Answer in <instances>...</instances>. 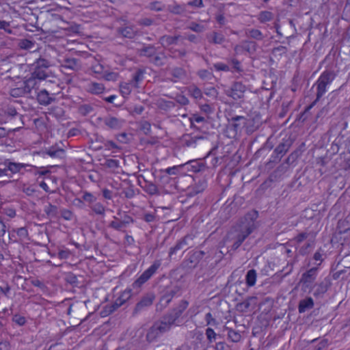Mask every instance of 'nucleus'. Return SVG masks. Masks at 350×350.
<instances>
[{
  "label": "nucleus",
  "mask_w": 350,
  "mask_h": 350,
  "mask_svg": "<svg viewBox=\"0 0 350 350\" xmlns=\"http://www.w3.org/2000/svg\"><path fill=\"white\" fill-rule=\"evenodd\" d=\"M188 305V301L182 300L177 307L155 321L147 332L146 340L148 342L156 341L162 334L169 332L173 326H178L180 323V317Z\"/></svg>",
  "instance_id": "1"
},
{
  "label": "nucleus",
  "mask_w": 350,
  "mask_h": 350,
  "mask_svg": "<svg viewBox=\"0 0 350 350\" xmlns=\"http://www.w3.org/2000/svg\"><path fill=\"white\" fill-rule=\"evenodd\" d=\"M258 217L257 211H252L247 213L244 219L245 222H243L239 232L236 237V240L232 245V250H237L245 239L253 232L255 228L254 219Z\"/></svg>",
  "instance_id": "2"
},
{
  "label": "nucleus",
  "mask_w": 350,
  "mask_h": 350,
  "mask_svg": "<svg viewBox=\"0 0 350 350\" xmlns=\"http://www.w3.org/2000/svg\"><path fill=\"white\" fill-rule=\"evenodd\" d=\"M336 77V72L332 70L327 69L324 70L315 83L317 86L316 99L310 105H309L306 111L310 110L314 106L317 102L327 92V86L330 85Z\"/></svg>",
  "instance_id": "3"
},
{
  "label": "nucleus",
  "mask_w": 350,
  "mask_h": 350,
  "mask_svg": "<svg viewBox=\"0 0 350 350\" xmlns=\"http://www.w3.org/2000/svg\"><path fill=\"white\" fill-rule=\"evenodd\" d=\"M132 297L131 289H126L121 293L120 296L111 304H106L103 307L100 314L103 317H107L116 310H117L120 306H123L126 303L128 300Z\"/></svg>",
  "instance_id": "4"
},
{
  "label": "nucleus",
  "mask_w": 350,
  "mask_h": 350,
  "mask_svg": "<svg viewBox=\"0 0 350 350\" xmlns=\"http://www.w3.org/2000/svg\"><path fill=\"white\" fill-rule=\"evenodd\" d=\"M254 122V119H247L244 116H234L229 120V126L237 133L245 129L247 133H252L256 130V126H249L248 124Z\"/></svg>",
  "instance_id": "5"
},
{
  "label": "nucleus",
  "mask_w": 350,
  "mask_h": 350,
  "mask_svg": "<svg viewBox=\"0 0 350 350\" xmlns=\"http://www.w3.org/2000/svg\"><path fill=\"white\" fill-rule=\"evenodd\" d=\"M161 262L160 260H156L153 262L151 266L145 270L140 276L133 283L132 287L133 289H139L141 286L150 280L154 275L157 270L160 268Z\"/></svg>",
  "instance_id": "6"
},
{
  "label": "nucleus",
  "mask_w": 350,
  "mask_h": 350,
  "mask_svg": "<svg viewBox=\"0 0 350 350\" xmlns=\"http://www.w3.org/2000/svg\"><path fill=\"white\" fill-rule=\"evenodd\" d=\"M154 299L155 295L152 292H149L144 295L139 301L136 304L133 310V316H136L139 313L146 310L152 305Z\"/></svg>",
  "instance_id": "7"
},
{
  "label": "nucleus",
  "mask_w": 350,
  "mask_h": 350,
  "mask_svg": "<svg viewBox=\"0 0 350 350\" xmlns=\"http://www.w3.org/2000/svg\"><path fill=\"white\" fill-rule=\"evenodd\" d=\"M89 63L91 64L90 68L96 75V77L100 78L105 73L107 67L103 62L100 55L95 56L89 53Z\"/></svg>",
  "instance_id": "8"
},
{
  "label": "nucleus",
  "mask_w": 350,
  "mask_h": 350,
  "mask_svg": "<svg viewBox=\"0 0 350 350\" xmlns=\"http://www.w3.org/2000/svg\"><path fill=\"white\" fill-rule=\"evenodd\" d=\"M318 273V267H312L304 273L300 278L299 283L304 289L311 290Z\"/></svg>",
  "instance_id": "9"
},
{
  "label": "nucleus",
  "mask_w": 350,
  "mask_h": 350,
  "mask_svg": "<svg viewBox=\"0 0 350 350\" xmlns=\"http://www.w3.org/2000/svg\"><path fill=\"white\" fill-rule=\"evenodd\" d=\"M292 140L291 139H283L282 141L274 149L271 158L273 161H280L282 157L287 152L292 146Z\"/></svg>",
  "instance_id": "10"
},
{
  "label": "nucleus",
  "mask_w": 350,
  "mask_h": 350,
  "mask_svg": "<svg viewBox=\"0 0 350 350\" xmlns=\"http://www.w3.org/2000/svg\"><path fill=\"white\" fill-rule=\"evenodd\" d=\"M193 235L187 234L182 239H179L174 246L170 248L169 258H172L173 255L176 254L178 251L184 249L186 247L192 245L193 241Z\"/></svg>",
  "instance_id": "11"
},
{
  "label": "nucleus",
  "mask_w": 350,
  "mask_h": 350,
  "mask_svg": "<svg viewBox=\"0 0 350 350\" xmlns=\"http://www.w3.org/2000/svg\"><path fill=\"white\" fill-rule=\"evenodd\" d=\"M204 254L203 251H191L189 253L188 258L185 260L183 264L187 268H195Z\"/></svg>",
  "instance_id": "12"
},
{
  "label": "nucleus",
  "mask_w": 350,
  "mask_h": 350,
  "mask_svg": "<svg viewBox=\"0 0 350 350\" xmlns=\"http://www.w3.org/2000/svg\"><path fill=\"white\" fill-rule=\"evenodd\" d=\"M246 90V87L241 82H234L230 90H228L227 95L234 100L242 98Z\"/></svg>",
  "instance_id": "13"
},
{
  "label": "nucleus",
  "mask_w": 350,
  "mask_h": 350,
  "mask_svg": "<svg viewBox=\"0 0 350 350\" xmlns=\"http://www.w3.org/2000/svg\"><path fill=\"white\" fill-rule=\"evenodd\" d=\"M107 301V294L103 288H98L92 295V302L94 305V310H96L100 304Z\"/></svg>",
  "instance_id": "14"
},
{
  "label": "nucleus",
  "mask_w": 350,
  "mask_h": 350,
  "mask_svg": "<svg viewBox=\"0 0 350 350\" xmlns=\"http://www.w3.org/2000/svg\"><path fill=\"white\" fill-rule=\"evenodd\" d=\"M146 70L144 68H137L131 75V79L129 81L133 84L134 88L138 89L141 86V83L144 79Z\"/></svg>",
  "instance_id": "15"
},
{
  "label": "nucleus",
  "mask_w": 350,
  "mask_h": 350,
  "mask_svg": "<svg viewBox=\"0 0 350 350\" xmlns=\"http://www.w3.org/2000/svg\"><path fill=\"white\" fill-rule=\"evenodd\" d=\"M330 284L329 280L327 279L316 284L314 286L313 295L317 298L323 297V295L327 291Z\"/></svg>",
  "instance_id": "16"
},
{
  "label": "nucleus",
  "mask_w": 350,
  "mask_h": 350,
  "mask_svg": "<svg viewBox=\"0 0 350 350\" xmlns=\"http://www.w3.org/2000/svg\"><path fill=\"white\" fill-rule=\"evenodd\" d=\"M185 165H187V169L189 171L195 173L204 172L208 168L202 160L190 161Z\"/></svg>",
  "instance_id": "17"
},
{
  "label": "nucleus",
  "mask_w": 350,
  "mask_h": 350,
  "mask_svg": "<svg viewBox=\"0 0 350 350\" xmlns=\"http://www.w3.org/2000/svg\"><path fill=\"white\" fill-rule=\"evenodd\" d=\"M104 123L110 129L119 130L123 126L124 121L116 117L109 116L105 119Z\"/></svg>",
  "instance_id": "18"
},
{
  "label": "nucleus",
  "mask_w": 350,
  "mask_h": 350,
  "mask_svg": "<svg viewBox=\"0 0 350 350\" xmlns=\"http://www.w3.org/2000/svg\"><path fill=\"white\" fill-rule=\"evenodd\" d=\"M157 49L152 44H144L139 49V55L142 57H146L148 59V62L155 55Z\"/></svg>",
  "instance_id": "19"
},
{
  "label": "nucleus",
  "mask_w": 350,
  "mask_h": 350,
  "mask_svg": "<svg viewBox=\"0 0 350 350\" xmlns=\"http://www.w3.org/2000/svg\"><path fill=\"white\" fill-rule=\"evenodd\" d=\"M38 102L42 105H49L54 100V98L49 95V93L44 89L37 92Z\"/></svg>",
  "instance_id": "20"
},
{
  "label": "nucleus",
  "mask_w": 350,
  "mask_h": 350,
  "mask_svg": "<svg viewBox=\"0 0 350 350\" xmlns=\"http://www.w3.org/2000/svg\"><path fill=\"white\" fill-rule=\"evenodd\" d=\"M167 55L163 51H157L149 62L156 66H163L167 60Z\"/></svg>",
  "instance_id": "21"
},
{
  "label": "nucleus",
  "mask_w": 350,
  "mask_h": 350,
  "mask_svg": "<svg viewBox=\"0 0 350 350\" xmlns=\"http://www.w3.org/2000/svg\"><path fill=\"white\" fill-rule=\"evenodd\" d=\"M3 165L8 167V171H10L12 173L20 172L23 169H26L27 167H31V165L29 164L14 163L8 161H5L3 163Z\"/></svg>",
  "instance_id": "22"
},
{
  "label": "nucleus",
  "mask_w": 350,
  "mask_h": 350,
  "mask_svg": "<svg viewBox=\"0 0 350 350\" xmlns=\"http://www.w3.org/2000/svg\"><path fill=\"white\" fill-rule=\"evenodd\" d=\"M172 77L170 80L173 83H176L186 77V71L180 67L173 68L170 72Z\"/></svg>",
  "instance_id": "23"
},
{
  "label": "nucleus",
  "mask_w": 350,
  "mask_h": 350,
  "mask_svg": "<svg viewBox=\"0 0 350 350\" xmlns=\"http://www.w3.org/2000/svg\"><path fill=\"white\" fill-rule=\"evenodd\" d=\"M311 236H314L313 233L308 232H301L291 240L295 247L297 248L299 245L304 241H307L311 239Z\"/></svg>",
  "instance_id": "24"
},
{
  "label": "nucleus",
  "mask_w": 350,
  "mask_h": 350,
  "mask_svg": "<svg viewBox=\"0 0 350 350\" xmlns=\"http://www.w3.org/2000/svg\"><path fill=\"white\" fill-rule=\"evenodd\" d=\"M24 89H25V92L27 94H30L32 90H35L36 92H37L38 88V80L35 79L33 77H31L22 83Z\"/></svg>",
  "instance_id": "25"
},
{
  "label": "nucleus",
  "mask_w": 350,
  "mask_h": 350,
  "mask_svg": "<svg viewBox=\"0 0 350 350\" xmlns=\"http://www.w3.org/2000/svg\"><path fill=\"white\" fill-rule=\"evenodd\" d=\"M314 307V301L312 297H308L299 301L298 310L299 313H304L306 311L312 309Z\"/></svg>",
  "instance_id": "26"
},
{
  "label": "nucleus",
  "mask_w": 350,
  "mask_h": 350,
  "mask_svg": "<svg viewBox=\"0 0 350 350\" xmlns=\"http://www.w3.org/2000/svg\"><path fill=\"white\" fill-rule=\"evenodd\" d=\"M186 4H178L174 1L172 4L168 5L167 10L174 14L180 15L186 11Z\"/></svg>",
  "instance_id": "27"
},
{
  "label": "nucleus",
  "mask_w": 350,
  "mask_h": 350,
  "mask_svg": "<svg viewBox=\"0 0 350 350\" xmlns=\"http://www.w3.org/2000/svg\"><path fill=\"white\" fill-rule=\"evenodd\" d=\"M204 139V136L201 135H186L183 137V142L186 146L191 147L195 146L198 140H202Z\"/></svg>",
  "instance_id": "28"
},
{
  "label": "nucleus",
  "mask_w": 350,
  "mask_h": 350,
  "mask_svg": "<svg viewBox=\"0 0 350 350\" xmlns=\"http://www.w3.org/2000/svg\"><path fill=\"white\" fill-rule=\"evenodd\" d=\"M50 73L51 72L49 71V70L36 66L34 71L31 74V76L36 79L38 81H42L49 77Z\"/></svg>",
  "instance_id": "29"
},
{
  "label": "nucleus",
  "mask_w": 350,
  "mask_h": 350,
  "mask_svg": "<svg viewBox=\"0 0 350 350\" xmlns=\"http://www.w3.org/2000/svg\"><path fill=\"white\" fill-rule=\"evenodd\" d=\"M46 153L52 158H59L62 159L65 156V151L63 148L51 146L46 150Z\"/></svg>",
  "instance_id": "30"
},
{
  "label": "nucleus",
  "mask_w": 350,
  "mask_h": 350,
  "mask_svg": "<svg viewBox=\"0 0 350 350\" xmlns=\"http://www.w3.org/2000/svg\"><path fill=\"white\" fill-rule=\"evenodd\" d=\"M207 187V183L204 179L200 180L193 187L189 189V194L191 196L197 195Z\"/></svg>",
  "instance_id": "31"
},
{
  "label": "nucleus",
  "mask_w": 350,
  "mask_h": 350,
  "mask_svg": "<svg viewBox=\"0 0 350 350\" xmlns=\"http://www.w3.org/2000/svg\"><path fill=\"white\" fill-rule=\"evenodd\" d=\"M314 245V236H311V239H308L305 244L299 248V254L301 256H304L308 254L311 249L313 248Z\"/></svg>",
  "instance_id": "32"
},
{
  "label": "nucleus",
  "mask_w": 350,
  "mask_h": 350,
  "mask_svg": "<svg viewBox=\"0 0 350 350\" xmlns=\"http://www.w3.org/2000/svg\"><path fill=\"white\" fill-rule=\"evenodd\" d=\"M256 17L260 23H266L273 20L274 14L270 11L264 10L260 11Z\"/></svg>",
  "instance_id": "33"
},
{
  "label": "nucleus",
  "mask_w": 350,
  "mask_h": 350,
  "mask_svg": "<svg viewBox=\"0 0 350 350\" xmlns=\"http://www.w3.org/2000/svg\"><path fill=\"white\" fill-rule=\"evenodd\" d=\"M179 36H172L168 35H165L161 36L159 38V42L163 46H168L170 45L177 44L178 40L179 38Z\"/></svg>",
  "instance_id": "34"
},
{
  "label": "nucleus",
  "mask_w": 350,
  "mask_h": 350,
  "mask_svg": "<svg viewBox=\"0 0 350 350\" xmlns=\"http://www.w3.org/2000/svg\"><path fill=\"white\" fill-rule=\"evenodd\" d=\"M120 92L123 97H127L131 93L132 90L136 89L130 82H122L119 85Z\"/></svg>",
  "instance_id": "35"
},
{
  "label": "nucleus",
  "mask_w": 350,
  "mask_h": 350,
  "mask_svg": "<svg viewBox=\"0 0 350 350\" xmlns=\"http://www.w3.org/2000/svg\"><path fill=\"white\" fill-rule=\"evenodd\" d=\"M179 291L178 288L174 287L172 288L168 289L165 291L164 295L162 296L161 301H165L166 304H168L172 299L175 296V295Z\"/></svg>",
  "instance_id": "36"
},
{
  "label": "nucleus",
  "mask_w": 350,
  "mask_h": 350,
  "mask_svg": "<svg viewBox=\"0 0 350 350\" xmlns=\"http://www.w3.org/2000/svg\"><path fill=\"white\" fill-rule=\"evenodd\" d=\"M245 34L247 37L256 40H262L264 38L262 33L257 29H247L245 31Z\"/></svg>",
  "instance_id": "37"
},
{
  "label": "nucleus",
  "mask_w": 350,
  "mask_h": 350,
  "mask_svg": "<svg viewBox=\"0 0 350 350\" xmlns=\"http://www.w3.org/2000/svg\"><path fill=\"white\" fill-rule=\"evenodd\" d=\"M118 32L123 37L127 38H133L136 34L135 30L132 27H121L118 29Z\"/></svg>",
  "instance_id": "38"
},
{
  "label": "nucleus",
  "mask_w": 350,
  "mask_h": 350,
  "mask_svg": "<svg viewBox=\"0 0 350 350\" xmlns=\"http://www.w3.org/2000/svg\"><path fill=\"white\" fill-rule=\"evenodd\" d=\"M144 190L149 195H159V191L157 186L152 182L146 181L145 185L142 187Z\"/></svg>",
  "instance_id": "39"
},
{
  "label": "nucleus",
  "mask_w": 350,
  "mask_h": 350,
  "mask_svg": "<svg viewBox=\"0 0 350 350\" xmlns=\"http://www.w3.org/2000/svg\"><path fill=\"white\" fill-rule=\"evenodd\" d=\"M256 271L254 269H250L247 272L245 276L246 284L248 286H253L256 281Z\"/></svg>",
  "instance_id": "40"
},
{
  "label": "nucleus",
  "mask_w": 350,
  "mask_h": 350,
  "mask_svg": "<svg viewBox=\"0 0 350 350\" xmlns=\"http://www.w3.org/2000/svg\"><path fill=\"white\" fill-rule=\"evenodd\" d=\"M44 212L49 217H55L57 215V207L51 203H48L44 208Z\"/></svg>",
  "instance_id": "41"
},
{
  "label": "nucleus",
  "mask_w": 350,
  "mask_h": 350,
  "mask_svg": "<svg viewBox=\"0 0 350 350\" xmlns=\"http://www.w3.org/2000/svg\"><path fill=\"white\" fill-rule=\"evenodd\" d=\"M105 87L103 83L92 82L91 86L89 88V92L94 94L103 93Z\"/></svg>",
  "instance_id": "42"
},
{
  "label": "nucleus",
  "mask_w": 350,
  "mask_h": 350,
  "mask_svg": "<svg viewBox=\"0 0 350 350\" xmlns=\"http://www.w3.org/2000/svg\"><path fill=\"white\" fill-rule=\"evenodd\" d=\"M224 40L225 38L222 33L214 31L211 36L209 42L215 44H221Z\"/></svg>",
  "instance_id": "43"
},
{
  "label": "nucleus",
  "mask_w": 350,
  "mask_h": 350,
  "mask_svg": "<svg viewBox=\"0 0 350 350\" xmlns=\"http://www.w3.org/2000/svg\"><path fill=\"white\" fill-rule=\"evenodd\" d=\"M35 42L28 39L20 40L18 46L21 49L29 50L33 48Z\"/></svg>",
  "instance_id": "44"
},
{
  "label": "nucleus",
  "mask_w": 350,
  "mask_h": 350,
  "mask_svg": "<svg viewBox=\"0 0 350 350\" xmlns=\"http://www.w3.org/2000/svg\"><path fill=\"white\" fill-rule=\"evenodd\" d=\"M205 334L208 344H211L213 342H215L217 340V337L219 336V335L217 334L215 332V331L211 327H208L206 329Z\"/></svg>",
  "instance_id": "45"
},
{
  "label": "nucleus",
  "mask_w": 350,
  "mask_h": 350,
  "mask_svg": "<svg viewBox=\"0 0 350 350\" xmlns=\"http://www.w3.org/2000/svg\"><path fill=\"white\" fill-rule=\"evenodd\" d=\"M27 93L25 92V89H24L22 83L19 87H16L14 88L11 89L10 90V94L13 97H19L22 96Z\"/></svg>",
  "instance_id": "46"
},
{
  "label": "nucleus",
  "mask_w": 350,
  "mask_h": 350,
  "mask_svg": "<svg viewBox=\"0 0 350 350\" xmlns=\"http://www.w3.org/2000/svg\"><path fill=\"white\" fill-rule=\"evenodd\" d=\"M226 329H228V337L231 341H232L234 342H237L240 340V339L241 338L240 334H239L237 332H236L232 329H229L228 327H226Z\"/></svg>",
  "instance_id": "47"
},
{
  "label": "nucleus",
  "mask_w": 350,
  "mask_h": 350,
  "mask_svg": "<svg viewBox=\"0 0 350 350\" xmlns=\"http://www.w3.org/2000/svg\"><path fill=\"white\" fill-rule=\"evenodd\" d=\"M182 167L183 165H174L165 170H161V172L168 175H177L180 172V169L182 168Z\"/></svg>",
  "instance_id": "48"
},
{
  "label": "nucleus",
  "mask_w": 350,
  "mask_h": 350,
  "mask_svg": "<svg viewBox=\"0 0 350 350\" xmlns=\"http://www.w3.org/2000/svg\"><path fill=\"white\" fill-rule=\"evenodd\" d=\"M189 92L191 96L196 99H201L203 96L201 90L196 86L190 87Z\"/></svg>",
  "instance_id": "49"
},
{
  "label": "nucleus",
  "mask_w": 350,
  "mask_h": 350,
  "mask_svg": "<svg viewBox=\"0 0 350 350\" xmlns=\"http://www.w3.org/2000/svg\"><path fill=\"white\" fill-rule=\"evenodd\" d=\"M198 75L203 80H211L213 77V73L205 69L200 70L198 72Z\"/></svg>",
  "instance_id": "50"
},
{
  "label": "nucleus",
  "mask_w": 350,
  "mask_h": 350,
  "mask_svg": "<svg viewBox=\"0 0 350 350\" xmlns=\"http://www.w3.org/2000/svg\"><path fill=\"white\" fill-rule=\"evenodd\" d=\"M4 111L8 122L18 114L16 109L12 106H9L7 109H4Z\"/></svg>",
  "instance_id": "51"
},
{
  "label": "nucleus",
  "mask_w": 350,
  "mask_h": 350,
  "mask_svg": "<svg viewBox=\"0 0 350 350\" xmlns=\"http://www.w3.org/2000/svg\"><path fill=\"white\" fill-rule=\"evenodd\" d=\"M122 193L126 198L131 199L135 196V191L133 185H130L122 191Z\"/></svg>",
  "instance_id": "52"
},
{
  "label": "nucleus",
  "mask_w": 350,
  "mask_h": 350,
  "mask_svg": "<svg viewBox=\"0 0 350 350\" xmlns=\"http://www.w3.org/2000/svg\"><path fill=\"white\" fill-rule=\"evenodd\" d=\"M36 66L48 70L49 67L50 66V63L45 59L39 58L36 62Z\"/></svg>",
  "instance_id": "53"
},
{
  "label": "nucleus",
  "mask_w": 350,
  "mask_h": 350,
  "mask_svg": "<svg viewBox=\"0 0 350 350\" xmlns=\"http://www.w3.org/2000/svg\"><path fill=\"white\" fill-rule=\"evenodd\" d=\"M164 5L160 1H153L150 3L148 8L150 10L161 11L163 10Z\"/></svg>",
  "instance_id": "54"
},
{
  "label": "nucleus",
  "mask_w": 350,
  "mask_h": 350,
  "mask_svg": "<svg viewBox=\"0 0 350 350\" xmlns=\"http://www.w3.org/2000/svg\"><path fill=\"white\" fill-rule=\"evenodd\" d=\"M77 66V62L75 59H67L64 61L62 66L65 68L75 69Z\"/></svg>",
  "instance_id": "55"
},
{
  "label": "nucleus",
  "mask_w": 350,
  "mask_h": 350,
  "mask_svg": "<svg viewBox=\"0 0 350 350\" xmlns=\"http://www.w3.org/2000/svg\"><path fill=\"white\" fill-rule=\"evenodd\" d=\"M105 72L100 78H104L107 81L116 80L118 75L115 72H108V68H107Z\"/></svg>",
  "instance_id": "56"
},
{
  "label": "nucleus",
  "mask_w": 350,
  "mask_h": 350,
  "mask_svg": "<svg viewBox=\"0 0 350 350\" xmlns=\"http://www.w3.org/2000/svg\"><path fill=\"white\" fill-rule=\"evenodd\" d=\"M114 218L116 220L112 221L110 223L109 226L116 230H121L123 228H124L122 222L118 220L116 217H114Z\"/></svg>",
  "instance_id": "57"
},
{
  "label": "nucleus",
  "mask_w": 350,
  "mask_h": 350,
  "mask_svg": "<svg viewBox=\"0 0 350 350\" xmlns=\"http://www.w3.org/2000/svg\"><path fill=\"white\" fill-rule=\"evenodd\" d=\"M92 211L98 215H104L105 208L100 203H96L92 206Z\"/></svg>",
  "instance_id": "58"
},
{
  "label": "nucleus",
  "mask_w": 350,
  "mask_h": 350,
  "mask_svg": "<svg viewBox=\"0 0 350 350\" xmlns=\"http://www.w3.org/2000/svg\"><path fill=\"white\" fill-rule=\"evenodd\" d=\"M170 51L172 54L173 57H180V58L185 57L186 55V54H187V51L185 49L179 50V49H170Z\"/></svg>",
  "instance_id": "59"
},
{
  "label": "nucleus",
  "mask_w": 350,
  "mask_h": 350,
  "mask_svg": "<svg viewBox=\"0 0 350 350\" xmlns=\"http://www.w3.org/2000/svg\"><path fill=\"white\" fill-rule=\"evenodd\" d=\"M204 319L207 325H216L217 324V321L214 317H213V315L211 312L206 314Z\"/></svg>",
  "instance_id": "60"
},
{
  "label": "nucleus",
  "mask_w": 350,
  "mask_h": 350,
  "mask_svg": "<svg viewBox=\"0 0 350 350\" xmlns=\"http://www.w3.org/2000/svg\"><path fill=\"white\" fill-rule=\"evenodd\" d=\"M0 29H3L9 34L12 33V29L10 28V24L5 21H0Z\"/></svg>",
  "instance_id": "61"
},
{
  "label": "nucleus",
  "mask_w": 350,
  "mask_h": 350,
  "mask_svg": "<svg viewBox=\"0 0 350 350\" xmlns=\"http://www.w3.org/2000/svg\"><path fill=\"white\" fill-rule=\"evenodd\" d=\"M191 126L194 127V122L200 123L205 121V119L202 116H200L196 114H193L190 118Z\"/></svg>",
  "instance_id": "62"
},
{
  "label": "nucleus",
  "mask_w": 350,
  "mask_h": 350,
  "mask_svg": "<svg viewBox=\"0 0 350 350\" xmlns=\"http://www.w3.org/2000/svg\"><path fill=\"white\" fill-rule=\"evenodd\" d=\"M204 94L210 97L216 98L218 92L214 87H210L204 89Z\"/></svg>",
  "instance_id": "63"
},
{
  "label": "nucleus",
  "mask_w": 350,
  "mask_h": 350,
  "mask_svg": "<svg viewBox=\"0 0 350 350\" xmlns=\"http://www.w3.org/2000/svg\"><path fill=\"white\" fill-rule=\"evenodd\" d=\"M105 165L109 168L116 169L119 167V161L113 159H107Z\"/></svg>",
  "instance_id": "64"
}]
</instances>
